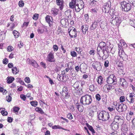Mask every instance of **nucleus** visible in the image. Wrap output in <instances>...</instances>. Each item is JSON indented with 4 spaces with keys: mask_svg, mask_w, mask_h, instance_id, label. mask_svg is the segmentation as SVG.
I'll list each match as a JSON object with an SVG mask.
<instances>
[{
    "mask_svg": "<svg viewBox=\"0 0 135 135\" xmlns=\"http://www.w3.org/2000/svg\"><path fill=\"white\" fill-rule=\"evenodd\" d=\"M92 66L94 69H95L98 71L102 69L100 63L98 62H94L92 64Z\"/></svg>",
    "mask_w": 135,
    "mask_h": 135,
    "instance_id": "nucleus-14",
    "label": "nucleus"
},
{
    "mask_svg": "<svg viewBox=\"0 0 135 135\" xmlns=\"http://www.w3.org/2000/svg\"><path fill=\"white\" fill-rule=\"evenodd\" d=\"M113 121L120 125L122 124L123 123V120L118 115L115 116Z\"/></svg>",
    "mask_w": 135,
    "mask_h": 135,
    "instance_id": "nucleus-15",
    "label": "nucleus"
},
{
    "mask_svg": "<svg viewBox=\"0 0 135 135\" xmlns=\"http://www.w3.org/2000/svg\"><path fill=\"white\" fill-rule=\"evenodd\" d=\"M103 53V51L101 50H99V51H98V49H97V54L98 55L99 57H101L102 56V54Z\"/></svg>",
    "mask_w": 135,
    "mask_h": 135,
    "instance_id": "nucleus-43",
    "label": "nucleus"
},
{
    "mask_svg": "<svg viewBox=\"0 0 135 135\" xmlns=\"http://www.w3.org/2000/svg\"><path fill=\"white\" fill-rule=\"evenodd\" d=\"M24 3L23 1H20L18 3L19 6L20 7H23L24 6Z\"/></svg>",
    "mask_w": 135,
    "mask_h": 135,
    "instance_id": "nucleus-54",
    "label": "nucleus"
},
{
    "mask_svg": "<svg viewBox=\"0 0 135 135\" xmlns=\"http://www.w3.org/2000/svg\"><path fill=\"white\" fill-rule=\"evenodd\" d=\"M92 98L90 95H85L82 96L81 98L80 102L83 105H86L91 103Z\"/></svg>",
    "mask_w": 135,
    "mask_h": 135,
    "instance_id": "nucleus-1",
    "label": "nucleus"
},
{
    "mask_svg": "<svg viewBox=\"0 0 135 135\" xmlns=\"http://www.w3.org/2000/svg\"><path fill=\"white\" fill-rule=\"evenodd\" d=\"M106 44L105 43L103 42L102 41L99 44L98 47L102 50H104V48L105 47Z\"/></svg>",
    "mask_w": 135,
    "mask_h": 135,
    "instance_id": "nucleus-33",
    "label": "nucleus"
},
{
    "mask_svg": "<svg viewBox=\"0 0 135 135\" xmlns=\"http://www.w3.org/2000/svg\"><path fill=\"white\" fill-rule=\"evenodd\" d=\"M75 105L79 112H82L83 111L84 109V107L83 106L81 105L80 103H76Z\"/></svg>",
    "mask_w": 135,
    "mask_h": 135,
    "instance_id": "nucleus-25",
    "label": "nucleus"
},
{
    "mask_svg": "<svg viewBox=\"0 0 135 135\" xmlns=\"http://www.w3.org/2000/svg\"><path fill=\"white\" fill-rule=\"evenodd\" d=\"M120 83L123 86H126L127 82L126 80L123 78H122L120 79Z\"/></svg>",
    "mask_w": 135,
    "mask_h": 135,
    "instance_id": "nucleus-28",
    "label": "nucleus"
},
{
    "mask_svg": "<svg viewBox=\"0 0 135 135\" xmlns=\"http://www.w3.org/2000/svg\"><path fill=\"white\" fill-rule=\"evenodd\" d=\"M15 80V78L12 76H8L7 78V82L8 84H10Z\"/></svg>",
    "mask_w": 135,
    "mask_h": 135,
    "instance_id": "nucleus-32",
    "label": "nucleus"
},
{
    "mask_svg": "<svg viewBox=\"0 0 135 135\" xmlns=\"http://www.w3.org/2000/svg\"><path fill=\"white\" fill-rule=\"evenodd\" d=\"M35 110L36 112L41 114L44 113V112H43L42 109L39 107H36Z\"/></svg>",
    "mask_w": 135,
    "mask_h": 135,
    "instance_id": "nucleus-36",
    "label": "nucleus"
},
{
    "mask_svg": "<svg viewBox=\"0 0 135 135\" xmlns=\"http://www.w3.org/2000/svg\"><path fill=\"white\" fill-rule=\"evenodd\" d=\"M2 62L3 64L6 65L8 62V60L7 59L5 58L3 59Z\"/></svg>",
    "mask_w": 135,
    "mask_h": 135,
    "instance_id": "nucleus-51",
    "label": "nucleus"
},
{
    "mask_svg": "<svg viewBox=\"0 0 135 135\" xmlns=\"http://www.w3.org/2000/svg\"><path fill=\"white\" fill-rule=\"evenodd\" d=\"M116 77L113 74L110 75L107 78V82L108 84H112L115 81Z\"/></svg>",
    "mask_w": 135,
    "mask_h": 135,
    "instance_id": "nucleus-9",
    "label": "nucleus"
},
{
    "mask_svg": "<svg viewBox=\"0 0 135 135\" xmlns=\"http://www.w3.org/2000/svg\"><path fill=\"white\" fill-rule=\"evenodd\" d=\"M75 50L78 52V54H81L82 51L81 48L80 47H76L75 48Z\"/></svg>",
    "mask_w": 135,
    "mask_h": 135,
    "instance_id": "nucleus-42",
    "label": "nucleus"
},
{
    "mask_svg": "<svg viewBox=\"0 0 135 135\" xmlns=\"http://www.w3.org/2000/svg\"><path fill=\"white\" fill-rule=\"evenodd\" d=\"M79 83L82 87H83L85 84V82L83 80H80Z\"/></svg>",
    "mask_w": 135,
    "mask_h": 135,
    "instance_id": "nucleus-58",
    "label": "nucleus"
},
{
    "mask_svg": "<svg viewBox=\"0 0 135 135\" xmlns=\"http://www.w3.org/2000/svg\"><path fill=\"white\" fill-rule=\"evenodd\" d=\"M6 100L8 102H10L12 100V97L10 95H9L8 96H7L6 97Z\"/></svg>",
    "mask_w": 135,
    "mask_h": 135,
    "instance_id": "nucleus-55",
    "label": "nucleus"
},
{
    "mask_svg": "<svg viewBox=\"0 0 135 135\" xmlns=\"http://www.w3.org/2000/svg\"><path fill=\"white\" fill-rule=\"evenodd\" d=\"M68 88L66 86H64L62 90L61 94L62 97L65 99L68 98L69 95L68 92Z\"/></svg>",
    "mask_w": 135,
    "mask_h": 135,
    "instance_id": "nucleus-10",
    "label": "nucleus"
},
{
    "mask_svg": "<svg viewBox=\"0 0 135 135\" xmlns=\"http://www.w3.org/2000/svg\"><path fill=\"white\" fill-rule=\"evenodd\" d=\"M75 11L77 12H79L81 9L80 8L78 4H76V6H75L74 7Z\"/></svg>",
    "mask_w": 135,
    "mask_h": 135,
    "instance_id": "nucleus-39",
    "label": "nucleus"
},
{
    "mask_svg": "<svg viewBox=\"0 0 135 135\" xmlns=\"http://www.w3.org/2000/svg\"><path fill=\"white\" fill-rule=\"evenodd\" d=\"M75 69L76 71L77 72H78L80 70L81 72H82L81 68L80 66L79 67L77 65L75 66Z\"/></svg>",
    "mask_w": 135,
    "mask_h": 135,
    "instance_id": "nucleus-44",
    "label": "nucleus"
},
{
    "mask_svg": "<svg viewBox=\"0 0 135 135\" xmlns=\"http://www.w3.org/2000/svg\"><path fill=\"white\" fill-rule=\"evenodd\" d=\"M114 89V87L113 85L107 84L104 85L103 88L104 91L107 93L109 92Z\"/></svg>",
    "mask_w": 135,
    "mask_h": 135,
    "instance_id": "nucleus-8",
    "label": "nucleus"
},
{
    "mask_svg": "<svg viewBox=\"0 0 135 135\" xmlns=\"http://www.w3.org/2000/svg\"><path fill=\"white\" fill-rule=\"evenodd\" d=\"M54 54V52H50L47 55V60L50 62H54L55 59Z\"/></svg>",
    "mask_w": 135,
    "mask_h": 135,
    "instance_id": "nucleus-12",
    "label": "nucleus"
},
{
    "mask_svg": "<svg viewBox=\"0 0 135 135\" xmlns=\"http://www.w3.org/2000/svg\"><path fill=\"white\" fill-rule=\"evenodd\" d=\"M12 71L14 74L16 75L19 73V70L17 68V67L15 66L12 68Z\"/></svg>",
    "mask_w": 135,
    "mask_h": 135,
    "instance_id": "nucleus-29",
    "label": "nucleus"
},
{
    "mask_svg": "<svg viewBox=\"0 0 135 135\" xmlns=\"http://www.w3.org/2000/svg\"><path fill=\"white\" fill-rule=\"evenodd\" d=\"M89 90L91 91H94L96 90V88L93 85H91L90 86Z\"/></svg>",
    "mask_w": 135,
    "mask_h": 135,
    "instance_id": "nucleus-41",
    "label": "nucleus"
},
{
    "mask_svg": "<svg viewBox=\"0 0 135 135\" xmlns=\"http://www.w3.org/2000/svg\"><path fill=\"white\" fill-rule=\"evenodd\" d=\"M118 67L119 68V70L118 71V72L120 75L123 74V64L121 62H119V63L118 65Z\"/></svg>",
    "mask_w": 135,
    "mask_h": 135,
    "instance_id": "nucleus-19",
    "label": "nucleus"
},
{
    "mask_svg": "<svg viewBox=\"0 0 135 135\" xmlns=\"http://www.w3.org/2000/svg\"><path fill=\"white\" fill-rule=\"evenodd\" d=\"M1 113L3 116H6L8 114L7 112L6 111H5V110H3H3H1Z\"/></svg>",
    "mask_w": 135,
    "mask_h": 135,
    "instance_id": "nucleus-52",
    "label": "nucleus"
},
{
    "mask_svg": "<svg viewBox=\"0 0 135 135\" xmlns=\"http://www.w3.org/2000/svg\"><path fill=\"white\" fill-rule=\"evenodd\" d=\"M59 11V9L53 8L51 9L50 12L51 15L53 16H55L58 14Z\"/></svg>",
    "mask_w": 135,
    "mask_h": 135,
    "instance_id": "nucleus-21",
    "label": "nucleus"
},
{
    "mask_svg": "<svg viewBox=\"0 0 135 135\" xmlns=\"http://www.w3.org/2000/svg\"><path fill=\"white\" fill-rule=\"evenodd\" d=\"M88 26L86 25H83L81 27V29L82 30V32L84 34L86 33V32L88 31Z\"/></svg>",
    "mask_w": 135,
    "mask_h": 135,
    "instance_id": "nucleus-26",
    "label": "nucleus"
},
{
    "mask_svg": "<svg viewBox=\"0 0 135 135\" xmlns=\"http://www.w3.org/2000/svg\"><path fill=\"white\" fill-rule=\"evenodd\" d=\"M67 118L71 120L73 118L72 114L70 113H69L67 115Z\"/></svg>",
    "mask_w": 135,
    "mask_h": 135,
    "instance_id": "nucleus-59",
    "label": "nucleus"
},
{
    "mask_svg": "<svg viewBox=\"0 0 135 135\" xmlns=\"http://www.w3.org/2000/svg\"><path fill=\"white\" fill-rule=\"evenodd\" d=\"M114 104L115 103H114V104H112L113 105V106L112 105L111 107H109L108 108V109L109 111L110 112H112L115 109V108H116L115 106L117 104H116L115 105Z\"/></svg>",
    "mask_w": 135,
    "mask_h": 135,
    "instance_id": "nucleus-38",
    "label": "nucleus"
},
{
    "mask_svg": "<svg viewBox=\"0 0 135 135\" xmlns=\"http://www.w3.org/2000/svg\"><path fill=\"white\" fill-rule=\"evenodd\" d=\"M27 61L29 62V64L35 68L38 66V65L36 61L33 59L30 60L29 58L27 60Z\"/></svg>",
    "mask_w": 135,
    "mask_h": 135,
    "instance_id": "nucleus-20",
    "label": "nucleus"
},
{
    "mask_svg": "<svg viewBox=\"0 0 135 135\" xmlns=\"http://www.w3.org/2000/svg\"><path fill=\"white\" fill-rule=\"evenodd\" d=\"M45 20L46 22L49 24V26L51 27H52L54 23L53 21L52 17L50 16L47 15L45 18Z\"/></svg>",
    "mask_w": 135,
    "mask_h": 135,
    "instance_id": "nucleus-11",
    "label": "nucleus"
},
{
    "mask_svg": "<svg viewBox=\"0 0 135 135\" xmlns=\"http://www.w3.org/2000/svg\"><path fill=\"white\" fill-rule=\"evenodd\" d=\"M128 1L133 6H135V0H128Z\"/></svg>",
    "mask_w": 135,
    "mask_h": 135,
    "instance_id": "nucleus-63",
    "label": "nucleus"
},
{
    "mask_svg": "<svg viewBox=\"0 0 135 135\" xmlns=\"http://www.w3.org/2000/svg\"><path fill=\"white\" fill-rule=\"evenodd\" d=\"M111 2L110 1L104 3L102 7V9L103 12L108 13L110 10Z\"/></svg>",
    "mask_w": 135,
    "mask_h": 135,
    "instance_id": "nucleus-4",
    "label": "nucleus"
},
{
    "mask_svg": "<svg viewBox=\"0 0 135 135\" xmlns=\"http://www.w3.org/2000/svg\"><path fill=\"white\" fill-rule=\"evenodd\" d=\"M30 104L32 106L36 107L37 105V102L36 101H32L30 102Z\"/></svg>",
    "mask_w": 135,
    "mask_h": 135,
    "instance_id": "nucleus-46",
    "label": "nucleus"
},
{
    "mask_svg": "<svg viewBox=\"0 0 135 135\" xmlns=\"http://www.w3.org/2000/svg\"><path fill=\"white\" fill-rule=\"evenodd\" d=\"M20 109V108L18 107H15L13 108V111L14 112L16 113H17L18 112V111Z\"/></svg>",
    "mask_w": 135,
    "mask_h": 135,
    "instance_id": "nucleus-56",
    "label": "nucleus"
},
{
    "mask_svg": "<svg viewBox=\"0 0 135 135\" xmlns=\"http://www.w3.org/2000/svg\"><path fill=\"white\" fill-rule=\"evenodd\" d=\"M98 117L99 120L103 121H106L110 118L108 113L104 111H102L99 112Z\"/></svg>",
    "mask_w": 135,
    "mask_h": 135,
    "instance_id": "nucleus-2",
    "label": "nucleus"
},
{
    "mask_svg": "<svg viewBox=\"0 0 135 135\" xmlns=\"http://www.w3.org/2000/svg\"><path fill=\"white\" fill-rule=\"evenodd\" d=\"M118 54L119 56L117 58L118 61L122 62L126 59L127 56L123 50H121L120 52H118Z\"/></svg>",
    "mask_w": 135,
    "mask_h": 135,
    "instance_id": "nucleus-7",
    "label": "nucleus"
},
{
    "mask_svg": "<svg viewBox=\"0 0 135 135\" xmlns=\"http://www.w3.org/2000/svg\"><path fill=\"white\" fill-rule=\"evenodd\" d=\"M52 128L53 129H61L65 131H67V129H64L59 125H55L53 126L52 127Z\"/></svg>",
    "mask_w": 135,
    "mask_h": 135,
    "instance_id": "nucleus-37",
    "label": "nucleus"
},
{
    "mask_svg": "<svg viewBox=\"0 0 135 135\" xmlns=\"http://www.w3.org/2000/svg\"><path fill=\"white\" fill-rule=\"evenodd\" d=\"M77 1L78 2V3H77L78 4L79 7L80 8L82 9L83 8L84 6V4L83 1L81 0H77Z\"/></svg>",
    "mask_w": 135,
    "mask_h": 135,
    "instance_id": "nucleus-31",
    "label": "nucleus"
},
{
    "mask_svg": "<svg viewBox=\"0 0 135 135\" xmlns=\"http://www.w3.org/2000/svg\"><path fill=\"white\" fill-rule=\"evenodd\" d=\"M65 17H67L68 19H70L71 18V12L69 10H67L65 13Z\"/></svg>",
    "mask_w": 135,
    "mask_h": 135,
    "instance_id": "nucleus-34",
    "label": "nucleus"
},
{
    "mask_svg": "<svg viewBox=\"0 0 135 135\" xmlns=\"http://www.w3.org/2000/svg\"><path fill=\"white\" fill-rule=\"evenodd\" d=\"M86 125L89 129L91 131L92 134H94V133H95V131L93 127L89 125L88 123L86 124Z\"/></svg>",
    "mask_w": 135,
    "mask_h": 135,
    "instance_id": "nucleus-40",
    "label": "nucleus"
},
{
    "mask_svg": "<svg viewBox=\"0 0 135 135\" xmlns=\"http://www.w3.org/2000/svg\"><path fill=\"white\" fill-rule=\"evenodd\" d=\"M77 0H71V2L69 3V6L70 8L74 9V6L76 5Z\"/></svg>",
    "mask_w": 135,
    "mask_h": 135,
    "instance_id": "nucleus-24",
    "label": "nucleus"
},
{
    "mask_svg": "<svg viewBox=\"0 0 135 135\" xmlns=\"http://www.w3.org/2000/svg\"><path fill=\"white\" fill-rule=\"evenodd\" d=\"M3 93V94H6L7 93V91L6 90L4 89L2 87H0V92Z\"/></svg>",
    "mask_w": 135,
    "mask_h": 135,
    "instance_id": "nucleus-49",
    "label": "nucleus"
},
{
    "mask_svg": "<svg viewBox=\"0 0 135 135\" xmlns=\"http://www.w3.org/2000/svg\"><path fill=\"white\" fill-rule=\"evenodd\" d=\"M25 81L26 83H29L30 82V79L28 77H26L25 78Z\"/></svg>",
    "mask_w": 135,
    "mask_h": 135,
    "instance_id": "nucleus-57",
    "label": "nucleus"
},
{
    "mask_svg": "<svg viewBox=\"0 0 135 135\" xmlns=\"http://www.w3.org/2000/svg\"><path fill=\"white\" fill-rule=\"evenodd\" d=\"M134 97L133 93H130L129 96L126 97L127 101L130 103H133L134 102Z\"/></svg>",
    "mask_w": 135,
    "mask_h": 135,
    "instance_id": "nucleus-17",
    "label": "nucleus"
},
{
    "mask_svg": "<svg viewBox=\"0 0 135 135\" xmlns=\"http://www.w3.org/2000/svg\"><path fill=\"white\" fill-rule=\"evenodd\" d=\"M56 2L57 5L59 6L60 10L63 9L64 7V2L63 0H56Z\"/></svg>",
    "mask_w": 135,
    "mask_h": 135,
    "instance_id": "nucleus-16",
    "label": "nucleus"
},
{
    "mask_svg": "<svg viewBox=\"0 0 135 135\" xmlns=\"http://www.w3.org/2000/svg\"><path fill=\"white\" fill-rule=\"evenodd\" d=\"M109 61L108 60H105L104 62V65L105 67H107L109 66Z\"/></svg>",
    "mask_w": 135,
    "mask_h": 135,
    "instance_id": "nucleus-62",
    "label": "nucleus"
},
{
    "mask_svg": "<svg viewBox=\"0 0 135 135\" xmlns=\"http://www.w3.org/2000/svg\"><path fill=\"white\" fill-rule=\"evenodd\" d=\"M125 100L126 98L124 96H122L119 98L120 102V103H123L125 101Z\"/></svg>",
    "mask_w": 135,
    "mask_h": 135,
    "instance_id": "nucleus-47",
    "label": "nucleus"
},
{
    "mask_svg": "<svg viewBox=\"0 0 135 135\" xmlns=\"http://www.w3.org/2000/svg\"><path fill=\"white\" fill-rule=\"evenodd\" d=\"M99 23L98 20H95L94 22L93 23L91 27L94 29L96 28L98 26V24Z\"/></svg>",
    "mask_w": 135,
    "mask_h": 135,
    "instance_id": "nucleus-30",
    "label": "nucleus"
},
{
    "mask_svg": "<svg viewBox=\"0 0 135 135\" xmlns=\"http://www.w3.org/2000/svg\"><path fill=\"white\" fill-rule=\"evenodd\" d=\"M120 4L125 11L128 12L131 9V6L130 3L124 1L121 2Z\"/></svg>",
    "mask_w": 135,
    "mask_h": 135,
    "instance_id": "nucleus-6",
    "label": "nucleus"
},
{
    "mask_svg": "<svg viewBox=\"0 0 135 135\" xmlns=\"http://www.w3.org/2000/svg\"><path fill=\"white\" fill-rule=\"evenodd\" d=\"M95 98L98 101H99L101 99V97L99 94H97L95 95Z\"/></svg>",
    "mask_w": 135,
    "mask_h": 135,
    "instance_id": "nucleus-60",
    "label": "nucleus"
},
{
    "mask_svg": "<svg viewBox=\"0 0 135 135\" xmlns=\"http://www.w3.org/2000/svg\"><path fill=\"white\" fill-rule=\"evenodd\" d=\"M59 81L63 82L65 81L66 76L65 73L63 74H61L59 75L57 78Z\"/></svg>",
    "mask_w": 135,
    "mask_h": 135,
    "instance_id": "nucleus-23",
    "label": "nucleus"
},
{
    "mask_svg": "<svg viewBox=\"0 0 135 135\" xmlns=\"http://www.w3.org/2000/svg\"><path fill=\"white\" fill-rule=\"evenodd\" d=\"M15 27V24L12 22H9L7 23L6 27L8 28V29L10 31H12Z\"/></svg>",
    "mask_w": 135,
    "mask_h": 135,
    "instance_id": "nucleus-18",
    "label": "nucleus"
},
{
    "mask_svg": "<svg viewBox=\"0 0 135 135\" xmlns=\"http://www.w3.org/2000/svg\"><path fill=\"white\" fill-rule=\"evenodd\" d=\"M112 19V20H111L110 22L114 25H119L121 22L120 18L115 15L113 16Z\"/></svg>",
    "mask_w": 135,
    "mask_h": 135,
    "instance_id": "nucleus-5",
    "label": "nucleus"
},
{
    "mask_svg": "<svg viewBox=\"0 0 135 135\" xmlns=\"http://www.w3.org/2000/svg\"><path fill=\"white\" fill-rule=\"evenodd\" d=\"M13 50V48L12 46H8L7 48V50L8 51H11Z\"/></svg>",
    "mask_w": 135,
    "mask_h": 135,
    "instance_id": "nucleus-53",
    "label": "nucleus"
},
{
    "mask_svg": "<svg viewBox=\"0 0 135 135\" xmlns=\"http://www.w3.org/2000/svg\"><path fill=\"white\" fill-rule=\"evenodd\" d=\"M119 124H118L117 123L113 121L112 123L111 124L110 126L112 129L115 131L118 128V125Z\"/></svg>",
    "mask_w": 135,
    "mask_h": 135,
    "instance_id": "nucleus-22",
    "label": "nucleus"
},
{
    "mask_svg": "<svg viewBox=\"0 0 135 135\" xmlns=\"http://www.w3.org/2000/svg\"><path fill=\"white\" fill-rule=\"evenodd\" d=\"M13 33L15 38H17L20 35V33L16 30H14L13 31Z\"/></svg>",
    "mask_w": 135,
    "mask_h": 135,
    "instance_id": "nucleus-35",
    "label": "nucleus"
},
{
    "mask_svg": "<svg viewBox=\"0 0 135 135\" xmlns=\"http://www.w3.org/2000/svg\"><path fill=\"white\" fill-rule=\"evenodd\" d=\"M70 55L73 57H75L77 55V53L74 51H72L70 52Z\"/></svg>",
    "mask_w": 135,
    "mask_h": 135,
    "instance_id": "nucleus-45",
    "label": "nucleus"
},
{
    "mask_svg": "<svg viewBox=\"0 0 135 135\" xmlns=\"http://www.w3.org/2000/svg\"><path fill=\"white\" fill-rule=\"evenodd\" d=\"M37 31L38 34H41L43 33L44 30L40 27L38 28Z\"/></svg>",
    "mask_w": 135,
    "mask_h": 135,
    "instance_id": "nucleus-50",
    "label": "nucleus"
},
{
    "mask_svg": "<svg viewBox=\"0 0 135 135\" xmlns=\"http://www.w3.org/2000/svg\"><path fill=\"white\" fill-rule=\"evenodd\" d=\"M39 17V14L37 13L34 14L33 17V19L35 20H36Z\"/></svg>",
    "mask_w": 135,
    "mask_h": 135,
    "instance_id": "nucleus-48",
    "label": "nucleus"
},
{
    "mask_svg": "<svg viewBox=\"0 0 135 135\" xmlns=\"http://www.w3.org/2000/svg\"><path fill=\"white\" fill-rule=\"evenodd\" d=\"M97 81L98 83V84L101 85L103 82V78L102 76L100 75L98 77L97 79Z\"/></svg>",
    "mask_w": 135,
    "mask_h": 135,
    "instance_id": "nucleus-27",
    "label": "nucleus"
},
{
    "mask_svg": "<svg viewBox=\"0 0 135 135\" xmlns=\"http://www.w3.org/2000/svg\"><path fill=\"white\" fill-rule=\"evenodd\" d=\"M118 132L116 131H114L112 133H110L109 135H118Z\"/></svg>",
    "mask_w": 135,
    "mask_h": 135,
    "instance_id": "nucleus-64",
    "label": "nucleus"
},
{
    "mask_svg": "<svg viewBox=\"0 0 135 135\" xmlns=\"http://www.w3.org/2000/svg\"><path fill=\"white\" fill-rule=\"evenodd\" d=\"M21 98L24 101H25L26 99V96L23 94H21L20 95Z\"/></svg>",
    "mask_w": 135,
    "mask_h": 135,
    "instance_id": "nucleus-61",
    "label": "nucleus"
},
{
    "mask_svg": "<svg viewBox=\"0 0 135 135\" xmlns=\"http://www.w3.org/2000/svg\"><path fill=\"white\" fill-rule=\"evenodd\" d=\"M127 108V106L123 103H121L118 105V107L116 108V110L119 112H121L126 110Z\"/></svg>",
    "mask_w": 135,
    "mask_h": 135,
    "instance_id": "nucleus-13",
    "label": "nucleus"
},
{
    "mask_svg": "<svg viewBox=\"0 0 135 135\" xmlns=\"http://www.w3.org/2000/svg\"><path fill=\"white\" fill-rule=\"evenodd\" d=\"M68 33L71 38H75L77 36L76 30L75 28L73 27H70L69 28Z\"/></svg>",
    "mask_w": 135,
    "mask_h": 135,
    "instance_id": "nucleus-3",
    "label": "nucleus"
}]
</instances>
